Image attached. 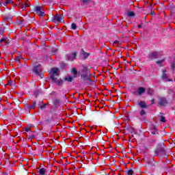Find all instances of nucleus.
Masks as SVG:
<instances>
[{"label":"nucleus","mask_w":175,"mask_h":175,"mask_svg":"<svg viewBox=\"0 0 175 175\" xmlns=\"http://www.w3.org/2000/svg\"><path fill=\"white\" fill-rule=\"evenodd\" d=\"M115 44H120V42L118 40H116L114 42H113V46H115Z\"/></svg>","instance_id":"473e14b6"},{"label":"nucleus","mask_w":175,"mask_h":175,"mask_svg":"<svg viewBox=\"0 0 175 175\" xmlns=\"http://www.w3.org/2000/svg\"><path fill=\"white\" fill-rule=\"evenodd\" d=\"M83 57L85 58H88V57H90V53H87V52H84L83 53Z\"/></svg>","instance_id":"393cba45"},{"label":"nucleus","mask_w":175,"mask_h":175,"mask_svg":"<svg viewBox=\"0 0 175 175\" xmlns=\"http://www.w3.org/2000/svg\"><path fill=\"white\" fill-rule=\"evenodd\" d=\"M18 6L20 8H22L23 9H25V8H28V3H23V4H18Z\"/></svg>","instance_id":"a211bd4d"},{"label":"nucleus","mask_w":175,"mask_h":175,"mask_svg":"<svg viewBox=\"0 0 175 175\" xmlns=\"http://www.w3.org/2000/svg\"><path fill=\"white\" fill-rule=\"evenodd\" d=\"M35 105H36V102L33 103V106H34V107H35Z\"/></svg>","instance_id":"58836bf2"},{"label":"nucleus","mask_w":175,"mask_h":175,"mask_svg":"<svg viewBox=\"0 0 175 175\" xmlns=\"http://www.w3.org/2000/svg\"><path fill=\"white\" fill-rule=\"evenodd\" d=\"M162 154H165V148L163 145H158L157 149L154 151V154L156 157L159 155H162Z\"/></svg>","instance_id":"39448f33"},{"label":"nucleus","mask_w":175,"mask_h":175,"mask_svg":"<svg viewBox=\"0 0 175 175\" xmlns=\"http://www.w3.org/2000/svg\"><path fill=\"white\" fill-rule=\"evenodd\" d=\"M139 114L142 117H143V116H146V111H144V109H142L140 111H139Z\"/></svg>","instance_id":"5701e85b"},{"label":"nucleus","mask_w":175,"mask_h":175,"mask_svg":"<svg viewBox=\"0 0 175 175\" xmlns=\"http://www.w3.org/2000/svg\"><path fill=\"white\" fill-rule=\"evenodd\" d=\"M72 80H73V78H72V77H70V76H68V77H66V81H72Z\"/></svg>","instance_id":"b1692460"},{"label":"nucleus","mask_w":175,"mask_h":175,"mask_svg":"<svg viewBox=\"0 0 175 175\" xmlns=\"http://www.w3.org/2000/svg\"><path fill=\"white\" fill-rule=\"evenodd\" d=\"M137 92L138 94V95H143V94H144V92H146V88H143V87H140L137 90Z\"/></svg>","instance_id":"9d476101"},{"label":"nucleus","mask_w":175,"mask_h":175,"mask_svg":"<svg viewBox=\"0 0 175 175\" xmlns=\"http://www.w3.org/2000/svg\"><path fill=\"white\" fill-rule=\"evenodd\" d=\"M12 15H5L4 16V21H6L7 23H10V21H12Z\"/></svg>","instance_id":"ddd939ff"},{"label":"nucleus","mask_w":175,"mask_h":175,"mask_svg":"<svg viewBox=\"0 0 175 175\" xmlns=\"http://www.w3.org/2000/svg\"><path fill=\"white\" fill-rule=\"evenodd\" d=\"M28 109H29V110H31L32 109H35V105H29Z\"/></svg>","instance_id":"c756f323"},{"label":"nucleus","mask_w":175,"mask_h":175,"mask_svg":"<svg viewBox=\"0 0 175 175\" xmlns=\"http://www.w3.org/2000/svg\"><path fill=\"white\" fill-rule=\"evenodd\" d=\"M2 6V4L1 3V1H0V7Z\"/></svg>","instance_id":"ea45409f"},{"label":"nucleus","mask_w":175,"mask_h":175,"mask_svg":"<svg viewBox=\"0 0 175 175\" xmlns=\"http://www.w3.org/2000/svg\"><path fill=\"white\" fill-rule=\"evenodd\" d=\"M150 102H151V105H154V103H155V99H152L151 100H150Z\"/></svg>","instance_id":"f704fd0d"},{"label":"nucleus","mask_w":175,"mask_h":175,"mask_svg":"<svg viewBox=\"0 0 175 175\" xmlns=\"http://www.w3.org/2000/svg\"><path fill=\"white\" fill-rule=\"evenodd\" d=\"M133 95H139L138 93H137V91H134L133 92Z\"/></svg>","instance_id":"c9c22d12"},{"label":"nucleus","mask_w":175,"mask_h":175,"mask_svg":"<svg viewBox=\"0 0 175 175\" xmlns=\"http://www.w3.org/2000/svg\"><path fill=\"white\" fill-rule=\"evenodd\" d=\"M161 122H166V119L164 118L163 116H161Z\"/></svg>","instance_id":"cd10ccee"},{"label":"nucleus","mask_w":175,"mask_h":175,"mask_svg":"<svg viewBox=\"0 0 175 175\" xmlns=\"http://www.w3.org/2000/svg\"><path fill=\"white\" fill-rule=\"evenodd\" d=\"M165 62V59L159 60L156 62L157 65H160V66H162V64Z\"/></svg>","instance_id":"412c9836"},{"label":"nucleus","mask_w":175,"mask_h":175,"mask_svg":"<svg viewBox=\"0 0 175 175\" xmlns=\"http://www.w3.org/2000/svg\"><path fill=\"white\" fill-rule=\"evenodd\" d=\"M51 79L53 81V83H55L57 84V85H61L62 84V79H58L55 78V76H59V69L58 68H52L50 70L49 72Z\"/></svg>","instance_id":"f257e3e1"},{"label":"nucleus","mask_w":175,"mask_h":175,"mask_svg":"<svg viewBox=\"0 0 175 175\" xmlns=\"http://www.w3.org/2000/svg\"><path fill=\"white\" fill-rule=\"evenodd\" d=\"M128 17H135V12H129L127 13Z\"/></svg>","instance_id":"aec40b11"},{"label":"nucleus","mask_w":175,"mask_h":175,"mask_svg":"<svg viewBox=\"0 0 175 175\" xmlns=\"http://www.w3.org/2000/svg\"><path fill=\"white\" fill-rule=\"evenodd\" d=\"M147 94L148 95H154L155 94V92L154 91V90H152V88H148L147 89Z\"/></svg>","instance_id":"2eb2a0df"},{"label":"nucleus","mask_w":175,"mask_h":175,"mask_svg":"<svg viewBox=\"0 0 175 175\" xmlns=\"http://www.w3.org/2000/svg\"><path fill=\"white\" fill-rule=\"evenodd\" d=\"M81 78L85 79H88V77L86 75H83L81 76Z\"/></svg>","instance_id":"2f4dec72"},{"label":"nucleus","mask_w":175,"mask_h":175,"mask_svg":"<svg viewBox=\"0 0 175 175\" xmlns=\"http://www.w3.org/2000/svg\"><path fill=\"white\" fill-rule=\"evenodd\" d=\"M39 173L40 175H45L46 174V169L44 168H41L40 170H39Z\"/></svg>","instance_id":"6ab92c4d"},{"label":"nucleus","mask_w":175,"mask_h":175,"mask_svg":"<svg viewBox=\"0 0 175 175\" xmlns=\"http://www.w3.org/2000/svg\"><path fill=\"white\" fill-rule=\"evenodd\" d=\"M139 107H141V109H147V104H146L145 101H140L138 103Z\"/></svg>","instance_id":"f8f14e48"},{"label":"nucleus","mask_w":175,"mask_h":175,"mask_svg":"<svg viewBox=\"0 0 175 175\" xmlns=\"http://www.w3.org/2000/svg\"><path fill=\"white\" fill-rule=\"evenodd\" d=\"M21 59H23V57H21V55H18V56L15 59V62H16V64H20V62H21Z\"/></svg>","instance_id":"f3484780"},{"label":"nucleus","mask_w":175,"mask_h":175,"mask_svg":"<svg viewBox=\"0 0 175 175\" xmlns=\"http://www.w3.org/2000/svg\"><path fill=\"white\" fill-rule=\"evenodd\" d=\"M170 67L172 70H174L175 66L174 63L171 64Z\"/></svg>","instance_id":"7c9ffc66"},{"label":"nucleus","mask_w":175,"mask_h":175,"mask_svg":"<svg viewBox=\"0 0 175 175\" xmlns=\"http://www.w3.org/2000/svg\"><path fill=\"white\" fill-rule=\"evenodd\" d=\"M64 16L61 14H57L53 16V21L55 24H59L62 21Z\"/></svg>","instance_id":"423d86ee"},{"label":"nucleus","mask_w":175,"mask_h":175,"mask_svg":"<svg viewBox=\"0 0 175 175\" xmlns=\"http://www.w3.org/2000/svg\"><path fill=\"white\" fill-rule=\"evenodd\" d=\"M5 2L3 3L4 6H7L8 5H9V3H14V1L15 0H5Z\"/></svg>","instance_id":"dca6fc26"},{"label":"nucleus","mask_w":175,"mask_h":175,"mask_svg":"<svg viewBox=\"0 0 175 175\" xmlns=\"http://www.w3.org/2000/svg\"><path fill=\"white\" fill-rule=\"evenodd\" d=\"M133 170H129L128 172H127V174L128 175H133Z\"/></svg>","instance_id":"bb28decb"},{"label":"nucleus","mask_w":175,"mask_h":175,"mask_svg":"<svg viewBox=\"0 0 175 175\" xmlns=\"http://www.w3.org/2000/svg\"><path fill=\"white\" fill-rule=\"evenodd\" d=\"M71 27L72 29H76V28H77V25H76V23H72Z\"/></svg>","instance_id":"a878e982"},{"label":"nucleus","mask_w":175,"mask_h":175,"mask_svg":"<svg viewBox=\"0 0 175 175\" xmlns=\"http://www.w3.org/2000/svg\"><path fill=\"white\" fill-rule=\"evenodd\" d=\"M2 43H4V44H9V40H8V38L4 37L1 39H0V44H2Z\"/></svg>","instance_id":"9b49d317"},{"label":"nucleus","mask_w":175,"mask_h":175,"mask_svg":"<svg viewBox=\"0 0 175 175\" xmlns=\"http://www.w3.org/2000/svg\"><path fill=\"white\" fill-rule=\"evenodd\" d=\"M142 27H143V25H138V28H139V29H140V28H142Z\"/></svg>","instance_id":"e433bc0d"},{"label":"nucleus","mask_w":175,"mask_h":175,"mask_svg":"<svg viewBox=\"0 0 175 175\" xmlns=\"http://www.w3.org/2000/svg\"><path fill=\"white\" fill-rule=\"evenodd\" d=\"M76 53H72L70 54L67 55V58L68 61H74V59L76 58Z\"/></svg>","instance_id":"6e6552de"},{"label":"nucleus","mask_w":175,"mask_h":175,"mask_svg":"<svg viewBox=\"0 0 175 175\" xmlns=\"http://www.w3.org/2000/svg\"><path fill=\"white\" fill-rule=\"evenodd\" d=\"M25 132H31V128H29V127L25 128Z\"/></svg>","instance_id":"c85d7f7f"},{"label":"nucleus","mask_w":175,"mask_h":175,"mask_svg":"<svg viewBox=\"0 0 175 175\" xmlns=\"http://www.w3.org/2000/svg\"><path fill=\"white\" fill-rule=\"evenodd\" d=\"M82 1H83V2H84V3L88 2V0H82Z\"/></svg>","instance_id":"4c0bfd02"},{"label":"nucleus","mask_w":175,"mask_h":175,"mask_svg":"<svg viewBox=\"0 0 175 175\" xmlns=\"http://www.w3.org/2000/svg\"><path fill=\"white\" fill-rule=\"evenodd\" d=\"M46 106H47V105L44 104V105H42L40 107V109H44V108L46 107Z\"/></svg>","instance_id":"72a5a7b5"},{"label":"nucleus","mask_w":175,"mask_h":175,"mask_svg":"<svg viewBox=\"0 0 175 175\" xmlns=\"http://www.w3.org/2000/svg\"><path fill=\"white\" fill-rule=\"evenodd\" d=\"M158 104L159 105V106L165 107V106H167L169 105V101L167 100V98L166 97L160 96L159 97Z\"/></svg>","instance_id":"7ed1b4c3"},{"label":"nucleus","mask_w":175,"mask_h":175,"mask_svg":"<svg viewBox=\"0 0 175 175\" xmlns=\"http://www.w3.org/2000/svg\"><path fill=\"white\" fill-rule=\"evenodd\" d=\"M5 31V27H3L2 25H0V33H3Z\"/></svg>","instance_id":"4be33fe9"},{"label":"nucleus","mask_w":175,"mask_h":175,"mask_svg":"<svg viewBox=\"0 0 175 175\" xmlns=\"http://www.w3.org/2000/svg\"><path fill=\"white\" fill-rule=\"evenodd\" d=\"M71 75L74 78L77 77V70H76V68H72L71 70Z\"/></svg>","instance_id":"4468645a"},{"label":"nucleus","mask_w":175,"mask_h":175,"mask_svg":"<svg viewBox=\"0 0 175 175\" xmlns=\"http://www.w3.org/2000/svg\"><path fill=\"white\" fill-rule=\"evenodd\" d=\"M167 70L164 69L162 70V76H161V79L162 80H163V81H165V83H167L170 81H173V79H172L170 77H169V75H167Z\"/></svg>","instance_id":"20e7f679"},{"label":"nucleus","mask_w":175,"mask_h":175,"mask_svg":"<svg viewBox=\"0 0 175 175\" xmlns=\"http://www.w3.org/2000/svg\"><path fill=\"white\" fill-rule=\"evenodd\" d=\"M33 72L35 73L36 76H39L40 79H43V68L42 67V65L38 64L35 66L33 68Z\"/></svg>","instance_id":"f03ea898"},{"label":"nucleus","mask_w":175,"mask_h":175,"mask_svg":"<svg viewBox=\"0 0 175 175\" xmlns=\"http://www.w3.org/2000/svg\"><path fill=\"white\" fill-rule=\"evenodd\" d=\"M159 57V54L158 53V52H153L150 54V58H151V59H156Z\"/></svg>","instance_id":"1a4fd4ad"},{"label":"nucleus","mask_w":175,"mask_h":175,"mask_svg":"<svg viewBox=\"0 0 175 175\" xmlns=\"http://www.w3.org/2000/svg\"><path fill=\"white\" fill-rule=\"evenodd\" d=\"M42 6L35 7L34 12H36V13L38 14L40 17H44V12L42 11Z\"/></svg>","instance_id":"0eeeda50"}]
</instances>
